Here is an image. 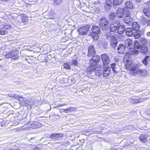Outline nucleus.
Returning a JSON list of instances; mask_svg holds the SVG:
<instances>
[{
  "instance_id": "obj_21",
  "label": "nucleus",
  "mask_w": 150,
  "mask_h": 150,
  "mask_svg": "<svg viewBox=\"0 0 150 150\" xmlns=\"http://www.w3.org/2000/svg\"><path fill=\"white\" fill-rule=\"evenodd\" d=\"M56 13L54 12V9L51 10L49 13V18L52 19H54L56 18Z\"/></svg>"
},
{
  "instance_id": "obj_54",
  "label": "nucleus",
  "mask_w": 150,
  "mask_h": 150,
  "mask_svg": "<svg viewBox=\"0 0 150 150\" xmlns=\"http://www.w3.org/2000/svg\"><path fill=\"white\" fill-rule=\"evenodd\" d=\"M93 133H98L100 132V131H93V132H92Z\"/></svg>"
},
{
  "instance_id": "obj_1",
  "label": "nucleus",
  "mask_w": 150,
  "mask_h": 150,
  "mask_svg": "<svg viewBox=\"0 0 150 150\" xmlns=\"http://www.w3.org/2000/svg\"><path fill=\"white\" fill-rule=\"evenodd\" d=\"M100 57L98 56L93 57L90 61L89 64L90 66L87 69L86 71L87 73H91V71H95L96 74L98 76L101 75L103 71L99 69L98 70L97 68V63L99 61Z\"/></svg>"
},
{
  "instance_id": "obj_13",
  "label": "nucleus",
  "mask_w": 150,
  "mask_h": 150,
  "mask_svg": "<svg viewBox=\"0 0 150 150\" xmlns=\"http://www.w3.org/2000/svg\"><path fill=\"white\" fill-rule=\"evenodd\" d=\"M126 48L125 45L122 44H120L118 46L117 50L119 53L123 54L125 52Z\"/></svg>"
},
{
  "instance_id": "obj_16",
  "label": "nucleus",
  "mask_w": 150,
  "mask_h": 150,
  "mask_svg": "<svg viewBox=\"0 0 150 150\" xmlns=\"http://www.w3.org/2000/svg\"><path fill=\"white\" fill-rule=\"evenodd\" d=\"M125 6L129 8L132 9L134 8V4L130 0H127L125 3Z\"/></svg>"
},
{
  "instance_id": "obj_33",
  "label": "nucleus",
  "mask_w": 150,
  "mask_h": 150,
  "mask_svg": "<svg viewBox=\"0 0 150 150\" xmlns=\"http://www.w3.org/2000/svg\"><path fill=\"white\" fill-rule=\"evenodd\" d=\"M116 64L115 63H112L111 64V67L114 73L115 74H116L117 72L116 69Z\"/></svg>"
},
{
  "instance_id": "obj_12",
  "label": "nucleus",
  "mask_w": 150,
  "mask_h": 150,
  "mask_svg": "<svg viewBox=\"0 0 150 150\" xmlns=\"http://www.w3.org/2000/svg\"><path fill=\"white\" fill-rule=\"evenodd\" d=\"M103 74L104 77H107L110 73L111 69L110 67H103Z\"/></svg>"
},
{
  "instance_id": "obj_23",
  "label": "nucleus",
  "mask_w": 150,
  "mask_h": 150,
  "mask_svg": "<svg viewBox=\"0 0 150 150\" xmlns=\"http://www.w3.org/2000/svg\"><path fill=\"white\" fill-rule=\"evenodd\" d=\"M140 52L143 54H146L148 52V48L147 47L143 45L141 47V49L140 50Z\"/></svg>"
},
{
  "instance_id": "obj_49",
  "label": "nucleus",
  "mask_w": 150,
  "mask_h": 150,
  "mask_svg": "<svg viewBox=\"0 0 150 150\" xmlns=\"http://www.w3.org/2000/svg\"><path fill=\"white\" fill-rule=\"evenodd\" d=\"M33 150H41L40 148H39L38 147H36L35 148H34Z\"/></svg>"
},
{
  "instance_id": "obj_28",
  "label": "nucleus",
  "mask_w": 150,
  "mask_h": 150,
  "mask_svg": "<svg viewBox=\"0 0 150 150\" xmlns=\"http://www.w3.org/2000/svg\"><path fill=\"white\" fill-rule=\"evenodd\" d=\"M150 61V57L149 56H145L144 59L142 61V63L146 66L149 62Z\"/></svg>"
},
{
  "instance_id": "obj_39",
  "label": "nucleus",
  "mask_w": 150,
  "mask_h": 150,
  "mask_svg": "<svg viewBox=\"0 0 150 150\" xmlns=\"http://www.w3.org/2000/svg\"><path fill=\"white\" fill-rule=\"evenodd\" d=\"M147 21L146 20L145 18H142L141 20L142 23L144 25L147 24Z\"/></svg>"
},
{
  "instance_id": "obj_40",
  "label": "nucleus",
  "mask_w": 150,
  "mask_h": 150,
  "mask_svg": "<svg viewBox=\"0 0 150 150\" xmlns=\"http://www.w3.org/2000/svg\"><path fill=\"white\" fill-rule=\"evenodd\" d=\"M141 40H140V42L143 45L146 44L147 42V40L144 38H141Z\"/></svg>"
},
{
  "instance_id": "obj_51",
  "label": "nucleus",
  "mask_w": 150,
  "mask_h": 150,
  "mask_svg": "<svg viewBox=\"0 0 150 150\" xmlns=\"http://www.w3.org/2000/svg\"><path fill=\"white\" fill-rule=\"evenodd\" d=\"M9 150H20L17 148H11L9 149Z\"/></svg>"
},
{
  "instance_id": "obj_18",
  "label": "nucleus",
  "mask_w": 150,
  "mask_h": 150,
  "mask_svg": "<svg viewBox=\"0 0 150 150\" xmlns=\"http://www.w3.org/2000/svg\"><path fill=\"white\" fill-rule=\"evenodd\" d=\"M130 16H126L124 18V21L126 24H129V25L132 23L133 19L131 18Z\"/></svg>"
},
{
  "instance_id": "obj_2",
  "label": "nucleus",
  "mask_w": 150,
  "mask_h": 150,
  "mask_svg": "<svg viewBox=\"0 0 150 150\" xmlns=\"http://www.w3.org/2000/svg\"><path fill=\"white\" fill-rule=\"evenodd\" d=\"M99 24L100 28L105 32L106 33L109 29V24L105 18H102L100 19L99 21Z\"/></svg>"
},
{
  "instance_id": "obj_3",
  "label": "nucleus",
  "mask_w": 150,
  "mask_h": 150,
  "mask_svg": "<svg viewBox=\"0 0 150 150\" xmlns=\"http://www.w3.org/2000/svg\"><path fill=\"white\" fill-rule=\"evenodd\" d=\"M125 46L126 48L128 49L129 52H131V54H137L139 53L138 50H134L133 49H132V45L133 42L132 41L129 39H127L125 41Z\"/></svg>"
},
{
  "instance_id": "obj_57",
  "label": "nucleus",
  "mask_w": 150,
  "mask_h": 150,
  "mask_svg": "<svg viewBox=\"0 0 150 150\" xmlns=\"http://www.w3.org/2000/svg\"><path fill=\"white\" fill-rule=\"evenodd\" d=\"M1 1H2L5 2L7 0H0Z\"/></svg>"
},
{
  "instance_id": "obj_34",
  "label": "nucleus",
  "mask_w": 150,
  "mask_h": 150,
  "mask_svg": "<svg viewBox=\"0 0 150 150\" xmlns=\"http://www.w3.org/2000/svg\"><path fill=\"white\" fill-rule=\"evenodd\" d=\"M112 6V4H110L109 3L105 4V10L106 11H108L110 10Z\"/></svg>"
},
{
  "instance_id": "obj_25",
  "label": "nucleus",
  "mask_w": 150,
  "mask_h": 150,
  "mask_svg": "<svg viewBox=\"0 0 150 150\" xmlns=\"http://www.w3.org/2000/svg\"><path fill=\"white\" fill-rule=\"evenodd\" d=\"M46 55L42 54L40 55L38 57V59L40 62H44L46 61Z\"/></svg>"
},
{
  "instance_id": "obj_7",
  "label": "nucleus",
  "mask_w": 150,
  "mask_h": 150,
  "mask_svg": "<svg viewBox=\"0 0 150 150\" xmlns=\"http://www.w3.org/2000/svg\"><path fill=\"white\" fill-rule=\"evenodd\" d=\"M90 27V26L88 25L81 27L78 30L79 34L82 35H86Z\"/></svg>"
},
{
  "instance_id": "obj_53",
  "label": "nucleus",
  "mask_w": 150,
  "mask_h": 150,
  "mask_svg": "<svg viewBox=\"0 0 150 150\" xmlns=\"http://www.w3.org/2000/svg\"><path fill=\"white\" fill-rule=\"evenodd\" d=\"M147 25H150V20L147 21Z\"/></svg>"
},
{
  "instance_id": "obj_58",
  "label": "nucleus",
  "mask_w": 150,
  "mask_h": 150,
  "mask_svg": "<svg viewBox=\"0 0 150 150\" xmlns=\"http://www.w3.org/2000/svg\"><path fill=\"white\" fill-rule=\"evenodd\" d=\"M101 65H100V66H99V68H100L101 67Z\"/></svg>"
},
{
  "instance_id": "obj_10",
  "label": "nucleus",
  "mask_w": 150,
  "mask_h": 150,
  "mask_svg": "<svg viewBox=\"0 0 150 150\" xmlns=\"http://www.w3.org/2000/svg\"><path fill=\"white\" fill-rule=\"evenodd\" d=\"M64 135L62 133H53L50 135V138L55 140H59L61 138L63 137Z\"/></svg>"
},
{
  "instance_id": "obj_45",
  "label": "nucleus",
  "mask_w": 150,
  "mask_h": 150,
  "mask_svg": "<svg viewBox=\"0 0 150 150\" xmlns=\"http://www.w3.org/2000/svg\"><path fill=\"white\" fill-rule=\"evenodd\" d=\"M28 101H24V102H22L21 104L23 105H25V104H28Z\"/></svg>"
},
{
  "instance_id": "obj_60",
  "label": "nucleus",
  "mask_w": 150,
  "mask_h": 150,
  "mask_svg": "<svg viewBox=\"0 0 150 150\" xmlns=\"http://www.w3.org/2000/svg\"><path fill=\"white\" fill-rule=\"evenodd\" d=\"M1 59H0V61L1 60Z\"/></svg>"
},
{
  "instance_id": "obj_8",
  "label": "nucleus",
  "mask_w": 150,
  "mask_h": 150,
  "mask_svg": "<svg viewBox=\"0 0 150 150\" xmlns=\"http://www.w3.org/2000/svg\"><path fill=\"white\" fill-rule=\"evenodd\" d=\"M101 59L103 62V66L105 67L109 64L110 62V59L108 55L106 54H103L101 56Z\"/></svg>"
},
{
  "instance_id": "obj_42",
  "label": "nucleus",
  "mask_w": 150,
  "mask_h": 150,
  "mask_svg": "<svg viewBox=\"0 0 150 150\" xmlns=\"http://www.w3.org/2000/svg\"><path fill=\"white\" fill-rule=\"evenodd\" d=\"M62 0H55L54 1V4L57 5H58L60 4Z\"/></svg>"
},
{
  "instance_id": "obj_55",
  "label": "nucleus",
  "mask_w": 150,
  "mask_h": 150,
  "mask_svg": "<svg viewBox=\"0 0 150 150\" xmlns=\"http://www.w3.org/2000/svg\"><path fill=\"white\" fill-rule=\"evenodd\" d=\"M131 102L133 103H135V99H132V100L131 101Z\"/></svg>"
},
{
  "instance_id": "obj_32",
  "label": "nucleus",
  "mask_w": 150,
  "mask_h": 150,
  "mask_svg": "<svg viewBox=\"0 0 150 150\" xmlns=\"http://www.w3.org/2000/svg\"><path fill=\"white\" fill-rule=\"evenodd\" d=\"M32 127L33 128H38L41 127L42 126L41 124L38 122H35L32 125Z\"/></svg>"
},
{
  "instance_id": "obj_46",
  "label": "nucleus",
  "mask_w": 150,
  "mask_h": 150,
  "mask_svg": "<svg viewBox=\"0 0 150 150\" xmlns=\"http://www.w3.org/2000/svg\"><path fill=\"white\" fill-rule=\"evenodd\" d=\"M146 113L148 115H150V108L147 109L146 110Z\"/></svg>"
},
{
  "instance_id": "obj_56",
  "label": "nucleus",
  "mask_w": 150,
  "mask_h": 150,
  "mask_svg": "<svg viewBox=\"0 0 150 150\" xmlns=\"http://www.w3.org/2000/svg\"><path fill=\"white\" fill-rule=\"evenodd\" d=\"M58 105H59V106H64V105H67L66 104H65V103L63 104L62 105H60L59 104H58Z\"/></svg>"
},
{
  "instance_id": "obj_41",
  "label": "nucleus",
  "mask_w": 150,
  "mask_h": 150,
  "mask_svg": "<svg viewBox=\"0 0 150 150\" xmlns=\"http://www.w3.org/2000/svg\"><path fill=\"white\" fill-rule=\"evenodd\" d=\"M144 100L143 98H140L139 99H135V103L141 102Z\"/></svg>"
},
{
  "instance_id": "obj_44",
  "label": "nucleus",
  "mask_w": 150,
  "mask_h": 150,
  "mask_svg": "<svg viewBox=\"0 0 150 150\" xmlns=\"http://www.w3.org/2000/svg\"><path fill=\"white\" fill-rule=\"evenodd\" d=\"M107 3L112 4V0H106L105 4H107Z\"/></svg>"
},
{
  "instance_id": "obj_4",
  "label": "nucleus",
  "mask_w": 150,
  "mask_h": 150,
  "mask_svg": "<svg viewBox=\"0 0 150 150\" xmlns=\"http://www.w3.org/2000/svg\"><path fill=\"white\" fill-rule=\"evenodd\" d=\"M106 38L110 40V45L111 46L115 49L116 46L117 42L113 33L108 32L107 34H105Z\"/></svg>"
},
{
  "instance_id": "obj_52",
  "label": "nucleus",
  "mask_w": 150,
  "mask_h": 150,
  "mask_svg": "<svg viewBox=\"0 0 150 150\" xmlns=\"http://www.w3.org/2000/svg\"><path fill=\"white\" fill-rule=\"evenodd\" d=\"M146 35L148 37H150V32H147L146 34Z\"/></svg>"
},
{
  "instance_id": "obj_19",
  "label": "nucleus",
  "mask_w": 150,
  "mask_h": 150,
  "mask_svg": "<svg viewBox=\"0 0 150 150\" xmlns=\"http://www.w3.org/2000/svg\"><path fill=\"white\" fill-rule=\"evenodd\" d=\"M124 14V13L123 8H119L117 11V16L120 18H122L123 17Z\"/></svg>"
},
{
  "instance_id": "obj_47",
  "label": "nucleus",
  "mask_w": 150,
  "mask_h": 150,
  "mask_svg": "<svg viewBox=\"0 0 150 150\" xmlns=\"http://www.w3.org/2000/svg\"><path fill=\"white\" fill-rule=\"evenodd\" d=\"M8 96L11 97H14V94L12 93H9L8 94Z\"/></svg>"
},
{
  "instance_id": "obj_14",
  "label": "nucleus",
  "mask_w": 150,
  "mask_h": 150,
  "mask_svg": "<svg viewBox=\"0 0 150 150\" xmlns=\"http://www.w3.org/2000/svg\"><path fill=\"white\" fill-rule=\"evenodd\" d=\"M144 30H141L139 31H137L133 33L134 37L135 39L139 38L142 35L144 34Z\"/></svg>"
},
{
  "instance_id": "obj_27",
  "label": "nucleus",
  "mask_w": 150,
  "mask_h": 150,
  "mask_svg": "<svg viewBox=\"0 0 150 150\" xmlns=\"http://www.w3.org/2000/svg\"><path fill=\"white\" fill-rule=\"evenodd\" d=\"M141 47V46L139 42L137 41H135L134 42L133 48H132V49H133L134 50H135L136 49H140Z\"/></svg>"
},
{
  "instance_id": "obj_38",
  "label": "nucleus",
  "mask_w": 150,
  "mask_h": 150,
  "mask_svg": "<svg viewBox=\"0 0 150 150\" xmlns=\"http://www.w3.org/2000/svg\"><path fill=\"white\" fill-rule=\"evenodd\" d=\"M13 52H10L9 53V54H8L7 55V56H8V57H15V58H13V59H16V56L14 54L13 55Z\"/></svg>"
},
{
  "instance_id": "obj_24",
  "label": "nucleus",
  "mask_w": 150,
  "mask_h": 150,
  "mask_svg": "<svg viewBox=\"0 0 150 150\" xmlns=\"http://www.w3.org/2000/svg\"><path fill=\"white\" fill-rule=\"evenodd\" d=\"M139 139L140 141L143 142H145L147 141V137L144 134L141 135L139 137Z\"/></svg>"
},
{
  "instance_id": "obj_35",
  "label": "nucleus",
  "mask_w": 150,
  "mask_h": 150,
  "mask_svg": "<svg viewBox=\"0 0 150 150\" xmlns=\"http://www.w3.org/2000/svg\"><path fill=\"white\" fill-rule=\"evenodd\" d=\"M64 68L67 69H71V67L70 64L69 62V63H64L63 65Z\"/></svg>"
},
{
  "instance_id": "obj_9",
  "label": "nucleus",
  "mask_w": 150,
  "mask_h": 150,
  "mask_svg": "<svg viewBox=\"0 0 150 150\" xmlns=\"http://www.w3.org/2000/svg\"><path fill=\"white\" fill-rule=\"evenodd\" d=\"M88 56H93L92 58L93 57L95 56H94L96 54V51L95 50V49L93 45L90 44L88 47Z\"/></svg>"
},
{
  "instance_id": "obj_11",
  "label": "nucleus",
  "mask_w": 150,
  "mask_h": 150,
  "mask_svg": "<svg viewBox=\"0 0 150 150\" xmlns=\"http://www.w3.org/2000/svg\"><path fill=\"white\" fill-rule=\"evenodd\" d=\"M10 27V25L7 23H5L4 25V28L2 27L0 29V35H4L7 33L6 30Z\"/></svg>"
},
{
  "instance_id": "obj_6",
  "label": "nucleus",
  "mask_w": 150,
  "mask_h": 150,
  "mask_svg": "<svg viewBox=\"0 0 150 150\" xmlns=\"http://www.w3.org/2000/svg\"><path fill=\"white\" fill-rule=\"evenodd\" d=\"M119 25H120V23L119 22L117 21V23H115L113 24L112 23L110 25H109V29L108 31L105 33V34H107L108 33V32H116L117 30Z\"/></svg>"
},
{
  "instance_id": "obj_29",
  "label": "nucleus",
  "mask_w": 150,
  "mask_h": 150,
  "mask_svg": "<svg viewBox=\"0 0 150 150\" xmlns=\"http://www.w3.org/2000/svg\"><path fill=\"white\" fill-rule=\"evenodd\" d=\"M123 0H113V4L114 6H116L121 4Z\"/></svg>"
},
{
  "instance_id": "obj_15",
  "label": "nucleus",
  "mask_w": 150,
  "mask_h": 150,
  "mask_svg": "<svg viewBox=\"0 0 150 150\" xmlns=\"http://www.w3.org/2000/svg\"><path fill=\"white\" fill-rule=\"evenodd\" d=\"M147 71L145 69H139L137 71V73L140 76H144L147 73Z\"/></svg>"
},
{
  "instance_id": "obj_50",
  "label": "nucleus",
  "mask_w": 150,
  "mask_h": 150,
  "mask_svg": "<svg viewBox=\"0 0 150 150\" xmlns=\"http://www.w3.org/2000/svg\"><path fill=\"white\" fill-rule=\"evenodd\" d=\"M147 5L148 6V8L150 9V0H149V1L147 2Z\"/></svg>"
},
{
  "instance_id": "obj_36",
  "label": "nucleus",
  "mask_w": 150,
  "mask_h": 150,
  "mask_svg": "<svg viewBox=\"0 0 150 150\" xmlns=\"http://www.w3.org/2000/svg\"><path fill=\"white\" fill-rule=\"evenodd\" d=\"M116 16V14L114 12H111L109 15V18L111 19H114Z\"/></svg>"
},
{
  "instance_id": "obj_26",
  "label": "nucleus",
  "mask_w": 150,
  "mask_h": 150,
  "mask_svg": "<svg viewBox=\"0 0 150 150\" xmlns=\"http://www.w3.org/2000/svg\"><path fill=\"white\" fill-rule=\"evenodd\" d=\"M76 110V109L75 108L69 107V108H67V109H63V111L66 113H68L71 111H75Z\"/></svg>"
},
{
  "instance_id": "obj_37",
  "label": "nucleus",
  "mask_w": 150,
  "mask_h": 150,
  "mask_svg": "<svg viewBox=\"0 0 150 150\" xmlns=\"http://www.w3.org/2000/svg\"><path fill=\"white\" fill-rule=\"evenodd\" d=\"M69 63L71 66L72 65L74 66H76L78 64L77 61L74 60H72V61L70 62Z\"/></svg>"
},
{
  "instance_id": "obj_17",
  "label": "nucleus",
  "mask_w": 150,
  "mask_h": 150,
  "mask_svg": "<svg viewBox=\"0 0 150 150\" xmlns=\"http://www.w3.org/2000/svg\"><path fill=\"white\" fill-rule=\"evenodd\" d=\"M125 26L124 25H121L119 26V25L117 30V33L120 34H122L125 31Z\"/></svg>"
},
{
  "instance_id": "obj_59",
  "label": "nucleus",
  "mask_w": 150,
  "mask_h": 150,
  "mask_svg": "<svg viewBox=\"0 0 150 150\" xmlns=\"http://www.w3.org/2000/svg\"><path fill=\"white\" fill-rule=\"evenodd\" d=\"M1 126H2V127H3V125H2V124H1Z\"/></svg>"
},
{
  "instance_id": "obj_5",
  "label": "nucleus",
  "mask_w": 150,
  "mask_h": 150,
  "mask_svg": "<svg viewBox=\"0 0 150 150\" xmlns=\"http://www.w3.org/2000/svg\"><path fill=\"white\" fill-rule=\"evenodd\" d=\"M92 32H91L93 38L95 40H98L99 37V35L100 30L99 28L97 26H93L92 28Z\"/></svg>"
},
{
  "instance_id": "obj_22",
  "label": "nucleus",
  "mask_w": 150,
  "mask_h": 150,
  "mask_svg": "<svg viewBox=\"0 0 150 150\" xmlns=\"http://www.w3.org/2000/svg\"><path fill=\"white\" fill-rule=\"evenodd\" d=\"M125 32L126 35L129 36H131L133 34L132 29L130 28H127L125 30Z\"/></svg>"
},
{
  "instance_id": "obj_43",
  "label": "nucleus",
  "mask_w": 150,
  "mask_h": 150,
  "mask_svg": "<svg viewBox=\"0 0 150 150\" xmlns=\"http://www.w3.org/2000/svg\"><path fill=\"white\" fill-rule=\"evenodd\" d=\"M68 80L69 82H71L74 81V79L73 78V77L70 76L68 78Z\"/></svg>"
},
{
  "instance_id": "obj_48",
  "label": "nucleus",
  "mask_w": 150,
  "mask_h": 150,
  "mask_svg": "<svg viewBox=\"0 0 150 150\" xmlns=\"http://www.w3.org/2000/svg\"><path fill=\"white\" fill-rule=\"evenodd\" d=\"M14 97H15V98H20V97L21 98V97L20 96H19L18 95L16 94H14ZM21 98H23L22 97H21Z\"/></svg>"
},
{
  "instance_id": "obj_20",
  "label": "nucleus",
  "mask_w": 150,
  "mask_h": 150,
  "mask_svg": "<svg viewBox=\"0 0 150 150\" xmlns=\"http://www.w3.org/2000/svg\"><path fill=\"white\" fill-rule=\"evenodd\" d=\"M132 29L134 30L137 31L140 28V26L137 22H134L132 25Z\"/></svg>"
},
{
  "instance_id": "obj_31",
  "label": "nucleus",
  "mask_w": 150,
  "mask_h": 150,
  "mask_svg": "<svg viewBox=\"0 0 150 150\" xmlns=\"http://www.w3.org/2000/svg\"><path fill=\"white\" fill-rule=\"evenodd\" d=\"M129 8L125 7L123 9L124 13L125 15H126V16H130V12Z\"/></svg>"
},
{
  "instance_id": "obj_30",
  "label": "nucleus",
  "mask_w": 150,
  "mask_h": 150,
  "mask_svg": "<svg viewBox=\"0 0 150 150\" xmlns=\"http://www.w3.org/2000/svg\"><path fill=\"white\" fill-rule=\"evenodd\" d=\"M143 11L145 15L147 17H150V11L146 8H144Z\"/></svg>"
}]
</instances>
